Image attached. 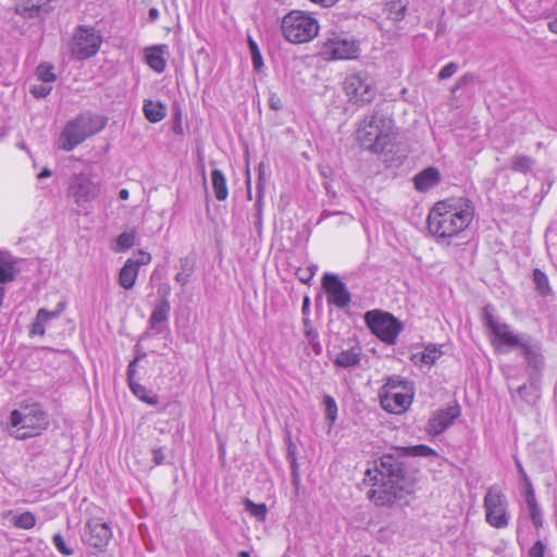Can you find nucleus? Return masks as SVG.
Listing matches in <instances>:
<instances>
[{"label":"nucleus","mask_w":557,"mask_h":557,"mask_svg":"<svg viewBox=\"0 0 557 557\" xmlns=\"http://www.w3.org/2000/svg\"><path fill=\"white\" fill-rule=\"evenodd\" d=\"M436 451L426 445L396 447L384 454L376 466L382 484L368 492V497L376 506H393L414 492L419 469L410 458L436 456Z\"/></svg>","instance_id":"nucleus-1"},{"label":"nucleus","mask_w":557,"mask_h":557,"mask_svg":"<svg viewBox=\"0 0 557 557\" xmlns=\"http://www.w3.org/2000/svg\"><path fill=\"white\" fill-rule=\"evenodd\" d=\"M474 216V206L467 198H449L437 202L429 213V231L441 238L465 231Z\"/></svg>","instance_id":"nucleus-2"},{"label":"nucleus","mask_w":557,"mask_h":557,"mask_svg":"<svg viewBox=\"0 0 557 557\" xmlns=\"http://www.w3.org/2000/svg\"><path fill=\"white\" fill-rule=\"evenodd\" d=\"M49 425L47 412L39 404L15 409L10 414V434L17 440H26L41 434Z\"/></svg>","instance_id":"nucleus-3"},{"label":"nucleus","mask_w":557,"mask_h":557,"mask_svg":"<svg viewBox=\"0 0 557 557\" xmlns=\"http://www.w3.org/2000/svg\"><path fill=\"white\" fill-rule=\"evenodd\" d=\"M359 143L372 152H382L392 141V120L373 113L363 119L357 129Z\"/></svg>","instance_id":"nucleus-4"},{"label":"nucleus","mask_w":557,"mask_h":557,"mask_svg":"<svg viewBox=\"0 0 557 557\" xmlns=\"http://www.w3.org/2000/svg\"><path fill=\"white\" fill-rule=\"evenodd\" d=\"M107 120L100 115L81 114L69 121L59 137V148L72 151L86 138L104 128Z\"/></svg>","instance_id":"nucleus-5"},{"label":"nucleus","mask_w":557,"mask_h":557,"mask_svg":"<svg viewBox=\"0 0 557 557\" xmlns=\"http://www.w3.org/2000/svg\"><path fill=\"white\" fill-rule=\"evenodd\" d=\"M282 32L286 40L293 44L308 42L318 35L319 24L302 11H292L282 21Z\"/></svg>","instance_id":"nucleus-6"},{"label":"nucleus","mask_w":557,"mask_h":557,"mask_svg":"<svg viewBox=\"0 0 557 557\" xmlns=\"http://www.w3.org/2000/svg\"><path fill=\"white\" fill-rule=\"evenodd\" d=\"M364 321L371 332L388 345L396 343L397 336L403 330V323L399 320L392 313L381 310L366 312Z\"/></svg>","instance_id":"nucleus-7"},{"label":"nucleus","mask_w":557,"mask_h":557,"mask_svg":"<svg viewBox=\"0 0 557 557\" xmlns=\"http://www.w3.org/2000/svg\"><path fill=\"white\" fill-rule=\"evenodd\" d=\"M344 90L348 100L355 104L370 103L376 95L373 78L367 72H358L346 77Z\"/></svg>","instance_id":"nucleus-8"},{"label":"nucleus","mask_w":557,"mask_h":557,"mask_svg":"<svg viewBox=\"0 0 557 557\" xmlns=\"http://www.w3.org/2000/svg\"><path fill=\"white\" fill-rule=\"evenodd\" d=\"M99 193V184L87 174L79 173L71 176L67 187V196L81 208H86Z\"/></svg>","instance_id":"nucleus-9"},{"label":"nucleus","mask_w":557,"mask_h":557,"mask_svg":"<svg viewBox=\"0 0 557 557\" xmlns=\"http://www.w3.org/2000/svg\"><path fill=\"white\" fill-rule=\"evenodd\" d=\"M486 521L496 529L506 528L509 523V516L506 510V499L502 492L493 486L484 497Z\"/></svg>","instance_id":"nucleus-10"},{"label":"nucleus","mask_w":557,"mask_h":557,"mask_svg":"<svg viewBox=\"0 0 557 557\" xmlns=\"http://www.w3.org/2000/svg\"><path fill=\"white\" fill-rule=\"evenodd\" d=\"M102 42L101 35L95 27L78 26L74 35L72 52L78 59H87L95 55Z\"/></svg>","instance_id":"nucleus-11"},{"label":"nucleus","mask_w":557,"mask_h":557,"mask_svg":"<svg viewBox=\"0 0 557 557\" xmlns=\"http://www.w3.org/2000/svg\"><path fill=\"white\" fill-rule=\"evenodd\" d=\"M82 537L87 545L103 550L112 539V531L101 518H91L85 523Z\"/></svg>","instance_id":"nucleus-12"},{"label":"nucleus","mask_w":557,"mask_h":557,"mask_svg":"<svg viewBox=\"0 0 557 557\" xmlns=\"http://www.w3.org/2000/svg\"><path fill=\"white\" fill-rule=\"evenodd\" d=\"M358 52L355 40L337 35L329 38L323 46V54L330 59H355Z\"/></svg>","instance_id":"nucleus-13"},{"label":"nucleus","mask_w":557,"mask_h":557,"mask_svg":"<svg viewBox=\"0 0 557 557\" xmlns=\"http://www.w3.org/2000/svg\"><path fill=\"white\" fill-rule=\"evenodd\" d=\"M322 286L327 294L329 304L337 308H345L350 302V293L337 275L325 273L322 278Z\"/></svg>","instance_id":"nucleus-14"},{"label":"nucleus","mask_w":557,"mask_h":557,"mask_svg":"<svg viewBox=\"0 0 557 557\" xmlns=\"http://www.w3.org/2000/svg\"><path fill=\"white\" fill-rule=\"evenodd\" d=\"M405 391L387 389L382 392L380 394L382 408L391 413H403L406 411L412 401V395L407 389Z\"/></svg>","instance_id":"nucleus-15"},{"label":"nucleus","mask_w":557,"mask_h":557,"mask_svg":"<svg viewBox=\"0 0 557 557\" xmlns=\"http://www.w3.org/2000/svg\"><path fill=\"white\" fill-rule=\"evenodd\" d=\"M460 406L455 404L445 409L437 410L434 416L429 420L428 433L432 435H440L460 416Z\"/></svg>","instance_id":"nucleus-16"},{"label":"nucleus","mask_w":557,"mask_h":557,"mask_svg":"<svg viewBox=\"0 0 557 557\" xmlns=\"http://www.w3.org/2000/svg\"><path fill=\"white\" fill-rule=\"evenodd\" d=\"M146 356L145 352H139L133 361L129 362L127 367V382L133 394L139 398L141 401L149 405L158 404V396L151 394L145 386L140 385L135 381L136 374V364L137 362Z\"/></svg>","instance_id":"nucleus-17"},{"label":"nucleus","mask_w":557,"mask_h":557,"mask_svg":"<svg viewBox=\"0 0 557 557\" xmlns=\"http://www.w3.org/2000/svg\"><path fill=\"white\" fill-rule=\"evenodd\" d=\"M441 181V173L434 166H429L413 177L416 189L426 191L436 186Z\"/></svg>","instance_id":"nucleus-18"},{"label":"nucleus","mask_w":557,"mask_h":557,"mask_svg":"<svg viewBox=\"0 0 557 557\" xmlns=\"http://www.w3.org/2000/svg\"><path fill=\"white\" fill-rule=\"evenodd\" d=\"M540 350L541 348L536 343L527 342V344H521L522 355L527 359L529 367L532 368L535 373H537L544 364V359Z\"/></svg>","instance_id":"nucleus-19"},{"label":"nucleus","mask_w":557,"mask_h":557,"mask_svg":"<svg viewBox=\"0 0 557 557\" xmlns=\"http://www.w3.org/2000/svg\"><path fill=\"white\" fill-rule=\"evenodd\" d=\"M146 62L157 73L165 70L164 46H154L146 50Z\"/></svg>","instance_id":"nucleus-20"},{"label":"nucleus","mask_w":557,"mask_h":557,"mask_svg":"<svg viewBox=\"0 0 557 557\" xmlns=\"http://www.w3.org/2000/svg\"><path fill=\"white\" fill-rule=\"evenodd\" d=\"M493 334L503 345H507L511 348H521V344H527V342L522 341L518 335H515L506 323L496 325Z\"/></svg>","instance_id":"nucleus-21"},{"label":"nucleus","mask_w":557,"mask_h":557,"mask_svg":"<svg viewBox=\"0 0 557 557\" xmlns=\"http://www.w3.org/2000/svg\"><path fill=\"white\" fill-rule=\"evenodd\" d=\"M361 348L352 347L347 350L341 351L333 362L341 368H351L360 362Z\"/></svg>","instance_id":"nucleus-22"},{"label":"nucleus","mask_w":557,"mask_h":557,"mask_svg":"<svg viewBox=\"0 0 557 557\" xmlns=\"http://www.w3.org/2000/svg\"><path fill=\"white\" fill-rule=\"evenodd\" d=\"M443 355L440 347L434 344L425 346L424 350L412 356L414 363L433 366Z\"/></svg>","instance_id":"nucleus-23"},{"label":"nucleus","mask_w":557,"mask_h":557,"mask_svg":"<svg viewBox=\"0 0 557 557\" xmlns=\"http://www.w3.org/2000/svg\"><path fill=\"white\" fill-rule=\"evenodd\" d=\"M408 0H388L385 3L387 17L394 22H400L407 14Z\"/></svg>","instance_id":"nucleus-24"},{"label":"nucleus","mask_w":557,"mask_h":557,"mask_svg":"<svg viewBox=\"0 0 557 557\" xmlns=\"http://www.w3.org/2000/svg\"><path fill=\"white\" fill-rule=\"evenodd\" d=\"M165 296L158 301V304L154 306L152 313L149 319V324L151 327H156L157 324L165 322L169 319V313L171 310L170 301Z\"/></svg>","instance_id":"nucleus-25"},{"label":"nucleus","mask_w":557,"mask_h":557,"mask_svg":"<svg viewBox=\"0 0 557 557\" xmlns=\"http://www.w3.org/2000/svg\"><path fill=\"white\" fill-rule=\"evenodd\" d=\"M138 275V269L133 264V259H128L119 274V283L125 289H131L135 285Z\"/></svg>","instance_id":"nucleus-26"},{"label":"nucleus","mask_w":557,"mask_h":557,"mask_svg":"<svg viewBox=\"0 0 557 557\" xmlns=\"http://www.w3.org/2000/svg\"><path fill=\"white\" fill-rule=\"evenodd\" d=\"M211 183L214 196L218 200L223 201L228 196L226 178L221 170L214 169L211 172Z\"/></svg>","instance_id":"nucleus-27"},{"label":"nucleus","mask_w":557,"mask_h":557,"mask_svg":"<svg viewBox=\"0 0 557 557\" xmlns=\"http://www.w3.org/2000/svg\"><path fill=\"white\" fill-rule=\"evenodd\" d=\"M165 106L161 102L146 100L144 103V113L146 119L151 123H158L165 116Z\"/></svg>","instance_id":"nucleus-28"},{"label":"nucleus","mask_w":557,"mask_h":557,"mask_svg":"<svg viewBox=\"0 0 557 557\" xmlns=\"http://www.w3.org/2000/svg\"><path fill=\"white\" fill-rule=\"evenodd\" d=\"M58 311H48L47 309H39L35 321L32 324L30 334L40 335L45 334V323L52 318L57 317Z\"/></svg>","instance_id":"nucleus-29"},{"label":"nucleus","mask_w":557,"mask_h":557,"mask_svg":"<svg viewBox=\"0 0 557 557\" xmlns=\"http://www.w3.org/2000/svg\"><path fill=\"white\" fill-rule=\"evenodd\" d=\"M525 502L528 505V508L530 510V516L533 521V524L535 527L542 525V518H541V511L540 507L535 499V494L533 487H530L525 491Z\"/></svg>","instance_id":"nucleus-30"},{"label":"nucleus","mask_w":557,"mask_h":557,"mask_svg":"<svg viewBox=\"0 0 557 557\" xmlns=\"http://www.w3.org/2000/svg\"><path fill=\"white\" fill-rule=\"evenodd\" d=\"M533 282L535 284L536 290L542 296L545 297V296H548L550 294L552 289L549 287L548 277L540 269H535L533 271Z\"/></svg>","instance_id":"nucleus-31"},{"label":"nucleus","mask_w":557,"mask_h":557,"mask_svg":"<svg viewBox=\"0 0 557 557\" xmlns=\"http://www.w3.org/2000/svg\"><path fill=\"white\" fill-rule=\"evenodd\" d=\"M244 506L247 511H249L253 517H256L259 521H265L268 508L265 504H255L251 499L245 498Z\"/></svg>","instance_id":"nucleus-32"},{"label":"nucleus","mask_w":557,"mask_h":557,"mask_svg":"<svg viewBox=\"0 0 557 557\" xmlns=\"http://www.w3.org/2000/svg\"><path fill=\"white\" fill-rule=\"evenodd\" d=\"M534 160L528 156L518 154L512 158L511 169L516 172L528 173L531 171Z\"/></svg>","instance_id":"nucleus-33"},{"label":"nucleus","mask_w":557,"mask_h":557,"mask_svg":"<svg viewBox=\"0 0 557 557\" xmlns=\"http://www.w3.org/2000/svg\"><path fill=\"white\" fill-rule=\"evenodd\" d=\"M12 522L16 528L28 530L36 523V518L30 511H25L12 518Z\"/></svg>","instance_id":"nucleus-34"},{"label":"nucleus","mask_w":557,"mask_h":557,"mask_svg":"<svg viewBox=\"0 0 557 557\" xmlns=\"http://www.w3.org/2000/svg\"><path fill=\"white\" fill-rule=\"evenodd\" d=\"M37 78L42 83H51L55 81L53 66L49 64H40L36 70Z\"/></svg>","instance_id":"nucleus-35"},{"label":"nucleus","mask_w":557,"mask_h":557,"mask_svg":"<svg viewBox=\"0 0 557 557\" xmlns=\"http://www.w3.org/2000/svg\"><path fill=\"white\" fill-rule=\"evenodd\" d=\"M324 406H325V416L326 419L331 421V423H334L337 418V405L335 399L330 396H324Z\"/></svg>","instance_id":"nucleus-36"},{"label":"nucleus","mask_w":557,"mask_h":557,"mask_svg":"<svg viewBox=\"0 0 557 557\" xmlns=\"http://www.w3.org/2000/svg\"><path fill=\"white\" fill-rule=\"evenodd\" d=\"M248 45L251 52L253 67L259 71L263 65V61L258 45L251 37H248Z\"/></svg>","instance_id":"nucleus-37"},{"label":"nucleus","mask_w":557,"mask_h":557,"mask_svg":"<svg viewBox=\"0 0 557 557\" xmlns=\"http://www.w3.org/2000/svg\"><path fill=\"white\" fill-rule=\"evenodd\" d=\"M136 234L134 231L132 232H123L116 238V244L121 249H129L135 245Z\"/></svg>","instance_id":"nucleus-38"},{"label":"nucleus","mask_w":557,"mask_h":557,"mask_svg":"<svg viewBox=\"0 0 557 557\" xmlns=\"http://www.w3.org/2000/svg\"><path fill=\"white\" fill-rule=\"evenodd\" d=\"M52 90V87L46 85V83L32 85L29 88V92L37 99H41L47 97Z\"/></svg>","instance_id":"nucleus-39"},{"label":"nucleus","mask_w":557,"mask_h":557,"mask_svg":"<svg viewBox=\"0 0 557 557\" xmlns=\"http://www.w3.org/2000/svg\"><path fill=\"white\" fill-rule=\"evenodd\" d=\"M14 280L13 267L0 260V283H8Z\"/></svg>","instance_id":"nucleus-40"},{"label":"nucleus","mask_w":557,"mask_h":557,"mask_svg":"<svg viewBox=\"0 0 557 557\" xmlns=\"http://www.w3.org/2000/svg\"><path fill=\"white\" fill-rule=\"evenodd\" d=\"M196 268L194 257L186 256L180 259V272L193 275Z\"/></svg>","instance_id":"nucleus-41"},{"label":"nucleus","mask_w":557,"mask_h":557,"mask_svg":"<svg viewBox=\"0 0 557 557\" xmlns=\"http://www.w3.org/2000/svg\"><path fill=\"white\" fill-rule=\"evenodd\" d=\"M52 542L55 546V548L65 556H71L73 554V549L70 548L63 539V536L59 533L54 534L52 537Z\"/></svg>","instance_id":"nucleus-42"},{"label":"nucleus","mask_w":557,"mask_h":557,"mask_svg":"<svg viewBox=\"0 0 557 557\" xmlns=\"http://www.w3.org/2000/svg\"><path fill=\"white\" fill-rule=\"evenodd\" d=\"M478 81L476 76L472 73H467L462 75L456 85L451 88V92L455 94L458 89L463 88L468 85H472Z\"/></svg>","instance_id":"nucleus-43"},{"label":"nucleus","mask_w":557,"mask_h":557,"mask_svg":"<svg viewBox=\"0 0 557 557\" xmlns=\"http://www.w3.org/2000/svg\"><path fill=\"white\" fill-rule=\"evenodd\" d=\"M483 322L485 326H487L492 331V333L495 331L496 325L503 324L495 320L494 315L491 312V307L488 305L483 308Z\"/></svg>","instance_id":"nucleus-44"},{"label":"nucleus","mask_w":557,"mask_h":557,"mask_svg":"<svg viewBox=\"0 0 557 557\" xmlns=\"http://www.w3.org/2000/svg\"><path fill=\"white\" fill-rule=\"evenodd\" d=\"M22 10L24 15L28 18L38 17V7H36V0L25 1Z\"/></svg>","instance_id":"nucleus-45"},{"label":"nucleus","mask_w":557,"mask_h":557,"mask_svg":"<svg viewBox=\"0 0 557 557\" xmlns=\"http://www.w3.org/2000/svg\"><path fill=\"white\" fill-rule=\"evenodd\" d=\"M398 388H401V391L407 389L405 382H403L398 376L388 377L387 382L383 386V392H385L387 389L395 391Z\"/></svg>","instance_id":"nucleus-46"},{"label":"nucleus","mask_w":557,"mask_h":557,"mask_svg":"<svg viewBox=\"0 0 557 557\" xmlns=\"http://www.w3.org/2000/svg\"><path fill=\"white\" fill-rule=\"evenodd\" d=\"M458 70V64L455 62H449L438 73L440 79H446L453 76Z\"/></svg>","instance_id":"nucleus-47"},{"label":"nucleus","mask_w":557,"mask_h":557,"mask_svg":"<svg viewBox=\"0 0 557 557\" xmlns=\"http://www.w3.org/2000/svg\"><path fill=\"white\" fill-rule=\"evenodd\" d=\"M545 549H546L545 544L541 540H537L533 544V546L530 548L529 557H544Z\"/></svg>","instance_id":"nucleus-48"},{"label":"nucleus","mask_w":557,"mask_h":557,"mask_svg":"<svg viewBox=\"0 0 557 557\" xmlns=\"http://www.w3.org/2000/svg\"><path fill=\"white\" fill-rule=\"evenodd\" d=\"M151 261L149 252L139 250L136 259H133V264L138 269L140 265L148 264Z\"/></svg>","instance_id":"nucleus-49"},{"label":"nucleus","mask_w":557,"mask_h":557,"mask_svg":"<svg viewBox=\"0 0 557 557\" xmlns=\"http://www.w3.org/2000/svg\"><path fill=\"white\" fill-rule=\"evenodd\" d=\"M530 392H532V394H534L533 395L534 397H537V395H536L537 387L533 383L530 386L522 385L517 389V393L520 395V397L525 398L528 401H529L528 396H529Z\"/></svg>","instance_id":"nucleus-50"},{"label":"nucleus","mask_w":557,"mask_h":557,"mask_svg":"<svg viewBox=\"0 0 557 557\" xmlns=\"http://www.w3.org/2000/svg\"><path fill=\"white\" fill-rule=\"evenodd\" d=\"M36 7H38V17L47 15L52 10L51 1L36 0Z\"/></svg>","instance_id":"nucleus-51"},{"label":"nucleus","mask_w":557,"mask_h":557,"mask_svg":"<svg viewBox=\"0 0 557 557\" xmlns=\"http://www.w3.org/2000/svg\"><path fill=\"white\" fill-rule=\"evenodd\" d=\"M517 468H518V472L520 474V478L521 480L523 481L524 485H525V488L529 490L530 487H532V483L531 481L529 480L523 467L521 466L520 461L517 460Z\"/></svg>","instance_id":"nucleus-52"},{"label":"nucleus","mask_w":557,"mask_h":557,"mask_svg":"<svg viewBox=\"0 0 557 557\" xmlns=\"http://www.w3.org/2000/svg\"><path fill=\"white\" fill-rule=\"evenodd\" d=\"M152 455H153L154 465L158 466V465L163 463L165 457H164V453H163L162 448H154L152 450Z\"/></svg>","instance_id":"nucleus-53"},{"label":"nucleus","mask_w":557,"mask_h":557,"mask_svg":"<svg viewBox=\"0 0 557 557\" xmlns=\"http://www.w3.org/2000/svg\"><path fill=\"white\" fill-rule=\"evenodd\" d=\"M270 108L277 111L282 109V102L280 97H277L275 94H272L269 99Z\"/></svg>","instance_id":"nucleus-54"},{"label":"nucleus","mask_w":557,"mask_h":557,"mask_svg":"<svg viewBox=\"0 0 557 557\" xmlns=\"http://www.w3.org/2000/svg\"><path fill=\"white\" fill-rule=\"evenodd\" d=\"M191 275L189 274H186V273H182V272H178L176 275H175V281L181 284L182 286H185L189 278H190Z\"/></svg>","instance_id":"nucleus-55"},{"label":"nucleus","mask_w":557,"mask_h":557,"mask_svg":"<svg viewBox=\"0 0 557 557\" xmlns=\"http://www.w3.org/2000/svg\"><path fill=\"white\" fill-rule=\"evenodd\" d=\"M311 2H314L317 4H320L321 7L329 8L334 5L338 0H310Z\"/></svg>","instance_id":"nucleus-56"},{"label":"nucleus","mask_w":557,"mask_h":557,"mask_svg":"<svg viewBox=\"0 0 557 557\" xmlns=\"http://www.w3.org/2000/svg\"><path fill=\"white\" fill-rule=\"evenodd\" d=\"M317 269H318V267H317V265H313L312 268H310V269H309V274L307 275V277H299V278H300V281H301L302 283H308V282L313 277L314 272H315V270H317Z\"/></svg>","instance_id":"nucleus-57"},{"label":"nucleus","mask_w":557,"mask_h":557,"mask_svg":"<svg viewBox=\"0 0 557 557\" xmlns=\"http://www.w3.org/2000/svg\"><path fill=\"white\" fill-rule=\"evenodd\" d=\"M548 28L550 32L557 34V17L548 23Z\"/></svg>","instance_id":"nucleus-58"},{"label":"nucleus","mask_w":557,"mask_h":557,"mask_svg":"<svg viewBox=\"0 0 557 557\" xmlns=\"http://www.w3.org/2000/svg\"><path fill=\"white\" fill-rule=\"evenodd\" d=\"M149 17L152 21L157 20L159 17V11L156 8H151L149 10Z\"/></svg>","instance_id":"nucleus-59"},{"label":"nucleus","mask_w":557,"mask_h":557,"mask_svg":"<svg viewBox=\"0 0 557 557\" xmlns=\"http://www.w3.org/2000/svg\"><path fill=\"white\" fill-rule=\"evenodd\" d=\"M51 175V171L48 170L47 168H45L39 174H38V178L41 180V178H45V177H49Z\"/></svg>","instance_id":"nucleus-60"},{"label":"nucleus","mask_w":557,"mask_h":557,"mask_svg":"<svg viewBox=\"0 0 557 557\" xmlns=\"http://www.w3.org/2000/svg\"><path fill=\"white\" fill-rule=\"evenodd\" d=\"M119 196L121 199L126 200L129 196V193L127 189L123 188L120 190Z\"/></svg>","instance_id":"nucleus-61"},{"label":"nucleus","mask_w":557,"mask_h":557,"mask_svg":"<svg viewBox=\"0 0 557 557\" xmlns=\"http://www.w3.org/2000/svg\"><path fill=\"white\" fill-rule=\"evenodd\" d=\"M238 556L239 557H250V553L246 552V550H242V552H239Z\"/></svg>","instance_id":"nucleus-62"},{"label":"nucleus","mask_w":557,"mask_h":557,"mask_svg":"<svg viewBox=\"0 0 557 557\" xmlns=\"http://www.w3.org/2000/svg\"><path fill=\"white\" fill-rule=\"evenodd\" d=\"M173 129H174V132H175V133H177V134H182V133H183V131H182V126H181L180 124H178V125H175V126L173 127Z\"/></svg>","instance_id":"nucleus-63"},{"label":"nucleus","mask_w":557,"mask_h":557,"mask_svg":"<svg viewBox=\"0 0 557 557\" xmlns=\"http://www.w3.org/2000/svg\"><path fill=\"white\" fill-rule=\"evenodd\" d=\"M309 305V298L306 297L304 300V308H306Z\"/></svg>","instance_id":"nucleus-64"}]
</instances>
